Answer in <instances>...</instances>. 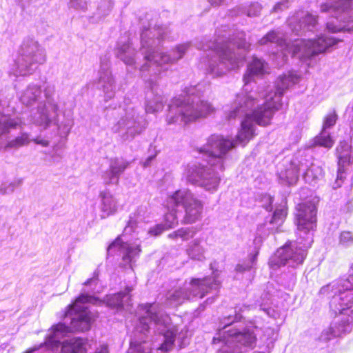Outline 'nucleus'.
Segmentation results:
<instances>
[{"mask_svg":"<svg viewBox=\"0 0 353 353\" xmlns=\"http://www.w3.org/2000/svg\"><path fill=\"white\" fill-rule=\"evenodd\" d=\"M46 61L45 49L31 37L25 38L19 51V57L12 65L10 75L15 77L32 74L39 65Z\"/></svg>","mask_w":353,"mask_h":353,"instance_id":"12","label":"nucleus"},{"mask_svg":"<svg viewBox=\"0 0 353 353\" xmlns=\"http://www.w3.org/2000/svg\"><path fill=\"white\" fill-rule=\"evenodd\" d=\"M339 244L343 248H349L353 245V234L350 231H343L339 236Z\"/></svg>","mask_w":353,"mask_h":353,"instance_id":"39","label":"nucleus"},{"mask_svg":"<svg viewBox=\"0 0 353 353\" xmlns=\"http://www.w3.org/2000/svg\"><path fill=\"white\" fill-rule=\"evenodd\" d=\"M259 43L260 45L269 43L275 44L280 51L276 52V55L282 56V63H285L288 54L297 57L302 61H307L316 54L325 52L327 48L336 44L337 41L334 37L323 35L314 40L296 39L290 44L279 37L276 32L270 31Z\"/></svg>","mask_w":353,"mask_h":353,"instance_id":"8","label":"nucleus"},{"mask_svg":"<svg viewBox=\"0 0 353 353\" xmlns=\"http://www.w3.org/2000/svg\"><path fill=\"white\" fill-rule=\"evenodd\" d=\"M42 95L40 86L35 84H30L19 94V100L22 104L26 106H32L38 102Z\"/></svg>","mask_w":353,"mask_h":353,"instance_id":"28","label":"nucleus"},{"mask_svg":"<svg viewBox=\"0 0 353 353\" xmlns=\"http://www.w3.org/2000/svg\"><path fill=\"white\" fill-rule=\"evenodd\" d=\"M37 349L36 348H33V349H30V350H28L27 352H26L25 353H33L34 352V351L36 350Z\"/></svg>","mask_w":353,"mask_h":353,"instance_id":"52","label":"nucleus"},{"mask_svg":"<svg viewBox=\"0 0 353 353\" xmlns=\"http://www.w3.org/2000/svg\"><path fill=\"white\" fill-rule=\"evenodd\" d=\"M210 1L212 6H220L224 0H210Z\"/></svg>","mask_w":353,"mask_h":353,"instance_id":"51","label":"nucleus"},{"mask_svg":"<svg viewBox=\"0 0 353 353\" xmlns=\"http://www.w3.org/2000/svg\"><path fill=\"white\" fill-rule=\"evenodd\" d=\"M288 24L293 32L299 34L302 30H312L316 24V17L311 14H305L301 11L290 17Z\"/></svg>","mask_w":353,"mask_h":353,"instance_id":"23","label":"nucleus"},{"mask_svg":"<svg viewBox=\"0 0 353 353\" xmlns=\"http://www.w3.org/2000/svg\"><path fill=\"white\" fill-rule=\"evenodd\" d=\"M316 207L311 201L300 203L296 207V222L298 230L303 233L304 236L312 235L310 233L316 226Z\"/></svg>","mask_w":353,"mask_h":353,"instance_id":"18","label":"nucleus"},{"mask_svg":"<svg viewBox=\"0 0 353 353\" xmlns=\"http://www.w3.org/2000/svg\"><path fill=\"white\" fill-rule=\"evenodd\" d=\"M210 300V303H212L213 302V301H214V299H208L207 300V302H208Z\"/></svg>","mask_w":353,"mask_h":353,"instance_id":"53","label":"nucleus"},{"mask_svg":"<svg viewBox=\"0 0 353 353\" xmlns=\"http://www.w3.org/2000/svg\"><path fill=\"white\" fill-rule=\"evenodd\" d=\"M268 65L262 59L254 57L252 61L248 64V69L243 76L244 88L239 93L236 99L228 111V117L229 119H235L236 117H246L250 110H252L259 102L255 97V93H247L248 84L251 83L256 77H261L268 72Z\"/></svg>","mask_w":353,"mask_h":353,"instance_id":"10","label":"nucleus"},{"mask_svg":"<svg viewBox=\"0 0 353 353\" xmlns=\"http://www.w3.org/2000/svg\"><path fill=\"white\" fill-rule=\"evenodd\" d=\"M336 336H334L332 335V325H330L328 328L324 330L321 336H320V340L323 341H328L330 339L335 338Z\"/></svg>","mask_w":353,"mask_h":353,"instance_id":"45","label":"nucleus"},{"mask_svg":"<svg viewBox=\"0 0 353 353\" xmlns=\"http://www.w3.org/2000/svg\"><path fill=\"white\" fill-rule=\"evenodd\" d=\"M331 291L330 310L336 314H341L331 324L332 335L341 337L349 334L353 325V276L341 279L336 283L321 288L320 292L328 294Z\"/></svg>","mask_w":353,"mask_h":353,"instance_id":"7","label":"nucleus"},{"mask_svg":"<svg viewBox=\"0 0 353 353\" xmlns=\"http://www.w3.org/2000/svg\"><path fill=\"white\" fill-rule=\"evenodd\" d=\"M300 163L299 169H301L303 178L307 183L314 185L323 178V171L320 165L302 157Z\"/></svg>","mask_w":353,"mask_h":353,"instance_id":"24","label":"nucleus"},{"mask_svg":"<svg viewBox=\"0 0 353 353\" xmlns=\"http://www.w3.org/2000/svg\"><path fill=\"white\" fill-rule=\"evenodd\" d=\"M255 261V256H252L250 261L248 264H238L236 267L237 272H243L245 270H250L252 268V265Z\"/></svg>","mask_w":353,"mask_h":353,"instance_id":"46","label":"nucleus"},{"mask_svg":"<svg viewBox=\"0 0 353 353\" xmlns=\"http://www.w3.org/2000/svg\"><path fill=\"white\" fill-rule=\"evenodd\" d=\"M46 101L37 107V112L31 116L30 121L42 130H46L54 125L62 134L68 135L73 125L71 118L67 117L59 123V105L46 93Z\"/></svg>","mask_w":353,"mask_h":353,"instance_id":"14","label":"nucleus"},{"mask_svg":"<svg viewBox=\"0 0 353 353\" xmlns=\"http://www.w3.org/2000/svg\"><path fill=\"white\" fill-rule=\"evenodd\" d=\"M253 353H264V352H254Z\"/></svg>","mask_w":353,"mask_h":353,"instance_id":"55","label":"nucleus"},{"mask_svg":"<svg viewBox=\"0 0 353 353\" xmlns=\"http://www.w3.org/2000/svg\"><path fill=\"white\" fill-rule=\"evenodd\" d=\"M262 9V6L260 3L255 2L251 3L248 8H245L243 12L250 17H257Z\"/></svg>","mask_w":353,"mask_h":353,"instance_id":"40","label":"nucleus"},{"mask_svg":"<svg viewBox=\"0 0 353 353\" xmlns=\"http://www.w3.org/2000/svg\"><path fill=\"white\" fill-rule=\"evenodd\" d=\"M289 7V3L288 0H283L274 5L272 8V12L275 13H278L282 12Z\"/></svg>","mask_w":353,"mask_h":353,"instance_id":"44","label":"nucleus"},{"mask_svg":"<svg viewBox=\"0 0 353 353\" xmlns=\"http://www.w3.org/2000/svg\"><path fill=\"white\" fill-rule=\"evenodd\" d=\"M166 205L169 208L183 207L185 212L183 222L185 224L194 223L201 219L203 204L188 189H179L169 194Z\"/></svg>","mask_w":353,"mask_h":353,"instance_id":"15","label":"nucleus"},{"mask_svg":"<svg viewBox=\"0 0 353 353\" xmlns=\"http://www.w3.org/2000/svg\"><path fill=\"white\" fill-rule=\"evenodd\" d=\"M261 228H262V226H261L260 228H259V229H258V231H257L258 234H260V235H261V234H260V231H261Z\"/></svg>","mask_w":353,"mask_h":353,"instance_id":"54","label":"nucleus"},{"mask_svg":"<svg viewBox=\"0 0 353 353\" xmlns=\"http://www.w3.org/2000/svg\"><path fill=\"white\" fill-rule=\"evenodd\" d=\"M139 318L134 328V337L130 341L128 353H151L152 347L149 341L139 334L145 336L150 330L158 333L161 343L158 350L162 352L171 350L175 342L179 348H183L189 343L190 332L185 325H171L170 316L165 314L158 303L141 304L138 309Z\"/></svg>","mask_w":353,"mask_h":353,"instance_id":"2","label":"nucleus"},{"mask_svg":"<svg viewBox=\"0 0 353 353\" xmlns=\"http://www.w3.org/2000/svg\"><path fill=\"white\" fill-rule=\"evenodd\" d=\"M187 254L193 260L203 261L205 257V248L201 245V240L196 239L188 245L186 250Z\"/></svg>","mask_w":353,"mask_h":353,"instance_id":"34","label":"nucleus"},{"mask_svg":"<svg viewBox=\"0 0 353 353\" xmlns=\"http://www.w3.org/2000/svg\"><path fill=\"white\" fill-rule=\"evenodd\" d=\"M208 88L204 83L185 88V96L173 99L169 105L168 123L186 124L212 113L214 111L213 105L203 98V93Z\"/></svg>","mask_w":353,"mask_h":353,"instance_id":"6","label":"nucleus"},{"mask_svg":"<svg viewBox=\"0 0 353 353\" xmlns=\"http://www.w3.org/2000/svg\"><path fill=\"white\" fill-rule=\"evenodd\" d=\"M241 307L234 311V316H225L221 321L223 325L221 329L214 336L212 343L215 346L221 344L217 353H244L249 349H252L256 342V336L252 332L248 330L239 331L237 329H228L230 325L239 321L242 316L240 312H243Z\"/></svg>","mask_w":353,"mask_h":353,"instance_id":"9","label":"nucleus"},{"mask_svg":"<svg viewBox=\"0 0 353 353\" xmlns=\"http://www.w3.org/2000/svg\"><path fill=\"white\" fill-rule=\"evenodd\" d=\"M30 138L28 134L23 133L15 139L7 142L4 145L5 148L17 149L21 146L28 145L30 142Z\"/></svg>","mask_w":353,"mask_h":353,"instance_id":"36","label":"nucleus"},{"mask_svg":"<svg viewBox=\"0 0 353 353\" xmlns=\"http://www.w3.org/2000/svg\"><path fill=\"white\" fill-rule=\"evenodd\" d=\"M250 44L245 33H237L230 41H209L202 48L207 54V72L212 77L224 76L229 70L238 68L243 62Z\"/></svg>","mask_w":353,"mask_h":353,"instance_id":"5","label":"nucleus"},{"mask_svg":"<svg viewBox=\"0 0 353 353\" xmlns=\"http://www.w3.org/2000/svg\"><path fill=\"white\" fill-rule=\"evenodd\" d=\"M94 353H109L108 345H101L99 348L96 350Z\"/></svg>","mask_w":353,"mask_h":353,"instance_id":"48","label":"nucleus"},{"mask_svg":"<svg viewBox=\"0 0 353 353\" xmlns=\"http://www.w3.org/2000/svg\"><path fill=\"white\" fill-rule=\"evenodd\" d=\"M167 206H168L167 205ZM170 211L165 214L164 216V226L166 229L172 228L178 224V217L176 215V208H169Z\"/></svg>","mask_w":353,"mask_h":353,"instance_id":"37","label":"nucleus"},{"mask_svg":"<svg viewBox=\"0 0 353 353\" xmlns=\"http://www.w3.org/2000/svg\"><path fill=\"white\" fill-rule=\"evenodd\" d=\"M299 242H291L277 250L270 261L276 266L288 265L292 268L301 264L305 256L306 250L310 247L312 238L310 235L302 236L299 234Z\"/></svg>","mask_w":353,"mask_h":353,"instance_id":"16","label":"nucleus"},{"mask_svg":"<svg viewBox=\"0 0 353 353\" xmlns=\"http://www.w3.org/2000/svg\"><path fill=\"white\" fill-rule=\"evenodd\" d=\"M154 157H155V155H152V156L148 157L145 159V161L143 163V166L144 168H147V167L150 166L152 161L154 159Z\"/></svg>","mask_w":353,"mask_h":353,"instance_id":"49","label":"nucleus"},{"mask_svg":"<svg viewBox=\"0 0 353 353\" xmlns=\"http://www.w3.org/2000/svg\"><path fill=\"white\" fill-rule=\"evenodd\" d=\"M196 231L193 227L183 228L173 232L172 233L170 234L168 236L171 239H176L179 237L183 241H187L193 238L196 234Z\"/></svg>","mask_w":353,"mask_h":353,"instance_id":"35","label":"nucleus"},{"mask_svg":"<svg viewBox=\"0 0 353 353\" xmlns=\"http://www.w3.org/2000/svg\"><path fill=\"white\" fill-rule=\"evenodd\" d=\"M263 203V207L267 210V211H272V202H273V198L269 195V194H265L262 197L261 200Z\"/></svg>","mask_w":353,"mask_h":353,"instance_id":"43","label":"nucleus"},{"mask_svg":"<svg viewBox=\"0 0 353 353\" xmlns=\"http://www.w3.org/2000/svg\"><path fill=\"white\" fill-rule=\"evenodd\" d=\"M99 208L101 212V218L105 219L114 214L119 208V204L114 196L108 190L100 192Z\"/></svg>","mask_w":353,"mask_h":353,"instance_id":"26","label":"nucleus"},{"mask_svg":"<svg viewBox=\"0 0 353 353\" xmlns=\"http://www.w3.org/2000/svg\"><path fill=\"white\" fill-rule=\"evenodd\" d=\"M165 229V227L163 225H157L154 227L150 228L148 232L151 235L158 236L161 234Z\"/></svg>","mask_w":353,"mask_h":353,"instance_id":"47","label":"nucleus"},{"mask_svg":"<svg viewBox=\"0 0 353 353\" xmlns=\"http://www.w3.org/2000/svg\"><path fill=\"white\" fill-rule=\"evenodd\" d=\"M114 114L120 115L121 117L112 126V130L114 133H119L123 141L133 140L145 128L144 119L139 115L131 103H125L119 106Z\"/></svg>","mask_w":353,"mask_h":353,"instance_id":"13","label":"nucleus"},{"mask_svg":"<svg viewBox=\"0 0 353 353\" xmlns=\"http://www.w3.org/2000/svg\"><path fill=\"white\" fill-rule=\"evenodd\" d=\"M70 6L75 10L85 12L88 9L87 0H70Z\"/></svg>","mask_w":353,"mask_h":353,"instance_id":"41","label":"nucleus"},{"mask_svg":"<svg viewBox=\"0 0 353 353\" xmlns=\"http://www.w3.org/2000/svg\"><path fill=\"white\" fill-rule=\"evenodd\" d=\"M336 119L337 115L334 112L328 114L325 117L321 133L314 138V145H320L327 149H330L333 146L334 140L331 137L330 134L327 129L334 125Z\"/></svg>","mask_w":353,"mask_h":353,"instance_id":"25","label":"nucleus"},{"mask_svg":"<svg viewBox=\"0 0 353 353\" xmlns=\"http://www.w3.org/2000/svg\"><path fill=\"white\" fill-rule=\"evenodd\" d=\"M15 189V184L14 183H3L0 185V194H6L12 192Z\"/></svg>","mask_w":353,"mask_h":353,"instance_id":"42","label":"nucleus"},{"mask_svg":"<svg viewBox=\"0 0 353 353\" xmlns=\"http://www.w3.org/2000/svg\"><path fill=\"white\" fill-rule=\"evenodd\" d=\"M117 250L122 255L123 261L126 263H131L139 256L141 252L139 245H132L123 242L118 237L108 248V254H113Z\"/></svg>","mask_w":353,"mask_h":353,"instance_id":"21","label":"nucleus"},{"mask_svg":"<svg viewBox=\"0 0 353 353\" xmlns=\"http://www.w3.org/2000/svg\"><path fill=\"white\" fill-rule=\"evenodd\" d=\"M134 54V49L131 46L129 41L123 44H118L117 56L126 65H133L135 63Z\"/></svg>","mask_w":353,"mask_h":353,"instance_id":"32","label":"nucleus"},{"mask_svg":"<svg viewBox=\"0 0 353 353\" xmlns=\"http://www.w3.org/2000/svg\"><path fill=\"white\" fill-rule=\"evenodd\" d=\"M299 80V77L293 72L279 76L275 83L276 91L261 94L265 98L263 103L258 102L252 110L246 113L236 140L225 138L220 134L211 135L206 144L199 149V153L207 165L201 163L188 165L185 173L187 181L206 191H216L221 181L217 170H223L224 160L228 151L237 144L244 146L250 141L254 136L256 124L266 126L270 123L274 112L282 106V95Z\"/></svg>","mask_w":353,"mask_h":353,"instance_id":"1","label":"nucleus"},{"mask_svg":"<svg viewBox=\"0 0 353 353\" xmlns=\"http://www.w3.org/2000/svg\"><path fill=\"white\" fill-rule=\"evenodd\" d=\"M351 130L352 131V141H353V119L351 122ZM336 152L339 159V169L335 183L333 185L334 189L341 187L344 179V167L352 163V154L353 145H350L347 141H341L336 148Z\"/></svg>","mask_w":353,"mask_h":353,"instance_id":"19","label":"nucleus"},{"mask_svg":"<svg viewBox=\"0 0 353 353\" xmlns=\"http://www.w3.org/2000/svg\"><path fill=\"white\" fill-rule=\"evenodd\" d=\"M287 216V210L285 205L276 207L273 216L270 220L268 230L272 232H280V227L282 225Z\"/></svg>","mask_w":353,"mask_h":353,"instance_id":"33","label":"nucleus"},{"mask_svg":"<svg viewBox=\"0 0 353 353\" xmlns=\"http://www.w3.org/2000/svg\"><path fill=\"white\" fill-rule=\"evenodd\" d=\"M353 0H330L328 3L321 7L322 12L332 14L334 21L327 23V28L330 32H337L353 29V10L351 9Z\"/></svg>","mask_w":353,"mask_h":353,"instance_id":"17","label":"nucleus"},{"mask_svg":"<svg viewBox=\"0 0 353 353\" xmlns=\"http://www.w3.org/2000/svg\"><path fill=\"white\" fill-rule=\"evenodd\" d=\"M98 283V273L94 272L92 278L84 283V288L80 296L74 302L68 306L64 317V322L54 326L48 334L46 344L48 346H57L67 333L72 332H83L90 330L96 316L91 312L87 306L88 303H94L97 299L89 293L96 292Z\"/></svg>","mask_w":353,"mask_h":353,"instance_id":"4","label":"nucleus"},{"mask_svg":"<svg viewBox=\"0 0 353 353\" xmlns=\"http://www.w3.org/2000/svg\"><path fill=\"white\" fill-rule=\"evenodd\" d=\"M300 161L301 158L295 157L291 160L286 169L279 171V177L283 183L293 185L297 181L299 174L301 172V169H299Z\"/></svg>","mask_w":353,"mask_h":353,"instance_id":"27","label":"nucleus"},{"mask_svg":"<svg viewBox=\"0 0 353 353\" xmlns=\"http://www.w3.org/2000/svg\"><path fill=\"white\" fill-rule=\"evenodd\" d=\"M33 141L37 144H39L43 146H48L49 145V142L44 139H40L37 138V139H34Z\"/></svg>","mask_w":353,"mask_h":353,"instance_id":"50","label":"nucleus"},{"mask_svg":"<svg viewBox=\"0 0 353 353\" xmlns=\"http://www.w3.org/2000/svg\"><path fill=\"white\" fill-rule=\"evenodd\" d=\"M148 214V209L145 205H141L130 216L127 225L124 228L123 233L130 234L135 231L138 223L145 221Z\"/></svg>","mask_w":353,"mask_h":353,"instance_id":"29","label":"nucleus"},{"mask_svg":"<svg viewBox=\"0 0 353 353\" xmlns=\"http://www.w3.org/2000/svg\"><path fill=\"white\" fill-rule=\"evenodd\" d=\"M86 340L72 338L63 342L61 353H86Z\"/></svg>","mask_w":353,"mask_h":353,"instance_id":"31","label":"nucleus"},{"mask_svg":"<svg viewBox=\"0 0 353 353\" xmlns=\"http://www.w3.org/2000/svg\"><path fill=\"white\" fill-rule=\"evenodd\" d=\"M219 285V281L214 276L192 279L189 282L185 281L183 286L170 290L165 304L168 307H176L185 301L201 299L208 292L216 291Z\"/></svg>","mask_w":353,"mask_h":353,"instance_id":"11","label":"nucleus"},{"mask_svg":"<svg viewBox=\"0 0 353 353\" xmlns=\"http://www.w3.org/2000/svg\"><path fill=\"white\" fill-rule=\"evenodd\" d=\"M98 87L103 90L106 100L111 99L114 96L115 90L114 81L109 69L108 61L106 59H101Z\"/></svg>","mask_w":353,"mask_h":353,"instance_id":"22","label":"nucleus"},{"mask_svg":"<svg viewBox=\"0 0 353 353\" xmlns=\"http://www.w3.org/2000/svg\"><path fill=\"white\" fill-rule=\"evenodd\" d=\"M112 0H101L97 6V14L99 17H104L110 14L113 7Z\"/></svg>","mask_w":353,"mask_h":353,"instance_id":"38","label":"nucleus"},{"mask_svg":"<svg viewBox=\"0 0 353 353\" xmlns=\"http://www.w3.org/2000/svg\"><path fill=\"white\" fill-rule=\"evenodd\" d=\"M132 290V288L127 287L124 292L107 296L105 301L107 305L112 308L119 309L124 305H129L130 299V292Z\"/></svg>","mask_w":353,"mask_h":353,"instance_id":"30","label":"nucleus"},{"mask_svg":"<svg viewBox=\"0 0 353 353\" xmlns=\"http://www.w3.org/2000/svg\"><path fill=\"white\" fill-rule=\"evenodd\" d=\"M170 30L165 26L152 28H144L141 34V52L145 63L141 66L140 70L152 72L150 77L144 79L148 83L150 91L146 94L145 111L154 113L161 110L165 100L157 92V79L161 73L159 66L164 64H174L181 59L189 47L188 43L181 44L172 50L170 54L163 53L160 50L161 41L165 39Z\"/></svg>","mask_w":353,"mask_h":353,"instance_id":"3","label":"nucleus"},{"mask_svg":"<svg viewBox=\"0 0 353 353\" xmlns=\"http://www.w3.org/2000/svg\"><path fill=\"white\" fill-rule=\"evenodd\" d=\"M130 162L122 157L110 159L108 168L103 172L101 178L105 185H118L121 175L129 167Z\"/></svg>","mask_w":353,"mask_h":353,"instance_id":"20","label":"nucleus"}]
</instances>
